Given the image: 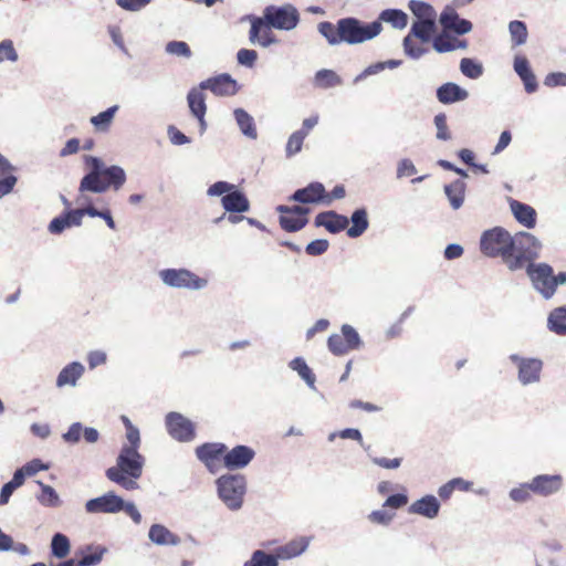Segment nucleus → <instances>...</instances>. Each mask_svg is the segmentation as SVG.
<instances>
[{
    "label": "nucleus",
    "mask_w": 566,
    "mask_h": 566,
    "mask_svg": "<svg viewBox=\"0 0 566 566\" xmlns=\"http://www.w3.org/2000/svg\"><path fill=\"white\" fill-rule=\"evenodd\" d=\"M188 105L192 115L199 120L201 129L206 128L205 115L207 112L206 98L202 90L191 88L187 95Z\"/></svg>",
    "instance_id": "nucleus-26"
},
{
    "label": "nucleus",
    "mask_w": 566,
    "mask_h": 566,
    "mask_svg": "<svg viewBox=\"0 0 566 566\" xmlns=\"http://www.w3.org/2000/svg\"><path fill=\"white\" fill-rule=\"evenodd\" d=\"M22 469L28 476H32L42 470H48L49 465L42 463V461L39 459H33L32 461L24 464Z\"/></svg>",
    "instance_id": "nucleus-61"
},
{
    "label": "nucleus",
    "mask_w": 566,
    "mask_h": 566,
    "mask_svg": "<svg viewBox=\"0 0 566 566\" xmlns=\"http://www.w3.org/2000/svg\"><path fill=\"white\" fill-rule=\"evenodd\" d=\"M511 360L518 367V379L523 385L536 382L539 380L543 361L537 358H521L512 355Z\"/></svg>",
    "instance_id": "nucleus-17"
},
{
    "label": "nucleus",
    "mask_w": 566,
    "mask_h": 566,
    "mask_svg": "<svg viewBox=\"0 0 566 566\" xmlns=\"http://www.w3.org/2000/svg\"><path fill=\"white\" fill-rule=\"evenodd\" d=\"M318 32L326 39L329 45L346 43L359 44L376 38L382 30L379 21L363 23L356 18H342L336 24L322 21L317 25Z\"/></svg>",
    "instance_id": "nucleus-1"
},
{
    "label": "nucleus",
    "mask_w": 566,
    "mask_h": 566,
    "mask_svg": "<svg viewBox=\"0 0 566 566\" xmlns=\"http://www.w3.org/2000/svg\"><path fill=\"white\" fill-rule=\"evenodd\" d=\"M254 455L255 452L252 448L240 444L224 451L223 465L229 470L242 469L253 460Z\"/></svg>",
    "instance_id": "nucleus-19"
},
{
    "label": "nucleus",
    "mask_w": 566,
    "mask_h": 566,
    "mask_svg": "<svg viewBox=\"0 0 566 566\" xmlns=\"http://www.w3.org/2000/svg\"><path fill=\"white\" fill-rule=\"evenodd\" d=\"M509 31L514 46L522 45L526 42L528 33L524 22L518 20L511 21Z\"/></svg>",
    "instance_id": "nucleus-43"
},
{
    "label": "nucleus",
    "mask_w": 566,
    "mask_h": 566,
    "mask_svg": "<svg viewBox=\"0 0 566 566\" xmlns=\"http://www.w3.org/2000/svg\"><path fill=\"white\" fill-rule=\"evenodd\" d=\"M234 117H235V120H237L241 132L245 136H248L252 139H255L258 136V133H256V128H255L254 120H253L252 116L250 114H248L244 109L237 108L234 111Z\"/></svg>",
    "instance_id": "nucleus-38"
},
{
    "label": "nucleus",
    "mask_w": 566,
    "mask_h": 566,
    "mask_svg": "<svg viewBox=\"0 0 566 566\" xmlns=\"http://www.w3.org/2000/svg\"><path fill=\"white\" fill-rule=\"evenodd\" d=\"M409 513L418 514L427 518H434L440 511V503L433 495H426L415 501L408 509Z\"/></svg>",
    "instance_id": "nucleus-25"
},
{
    "label": "nucleus",
    "mask_w": 566,
    "mask_h": 566,
    "mask_svg": "<svg viewBox=\"0 0 566 566\" xmlns=\"http://www.w3.org/2000/svg\"><path fill=\"white\" fill-rule=\"evenodd\" d=\"M326 197V190L323 184L314 181L308 184L302 189H297L291 197L290 200L300 203H324Z\"/></svg>",
    "instance_id": "nucleus-21"
},
{
    "label": "nucleus",
    "mask_w": 566,
    "mask_h": 566,
    "mask_svg": "<svg viewBox=\"0 0 566 566\" xmlns=\"http://www.w3.org/2000/svg\"><path fill=\"white\" fill-rule=\"evenodd\" d=\"M509 245L504 263L511 271L520 270L538 258L541 244L531 233L517 232Z\"/></svg>",
    "instance_id": "nucleus-4"
},
{
    "label": "nucleus",
    "mask_w": 566,
    "mask_h": 566,
    "mask_svg": "<svg viewBox=\"0 0 566 566\" xmlns=\"http://www.w3.org/2000/svg\"><path fill=\"white\" fill-rule=\"evenodd\" d=\"M85 164L90 172L80 182L81 193L85 191L102 193L109 188L117 191L126 182V174L119 166L105 167L101 159L93 156H86Z\"/></svg>",
    "instance_id": "nucleus-2"
},
{
    "label": "nucleus",
    "mask_w": 566,
    "mask_h": 566,
    "mask_svg": "<svg viewBox=\"0 0 566 566\" xmlns=\"http://www.w3.org/2000/svg\"><path fill=\"white\" fill-rule=\"evenodd\" d=\"M434 125L437 127V138L441 140H448L451 138V134L447 125V116L444 113H440L434 116Z\"/></svg>",
    "instance_id": "nucleus-54"
},
{
    "label": "nucleus",
    "mask_w": 566,
    "mask_h": 566,
    "mask_svg": "<svg viewBox=\"0 0 566 566\" xmlns=\"http://www.w3.org/2000/svg\"><path fill=\"white\" fill-rule=\"evenodd\" d=\"M394 516H395L394 513H389V512H387L385 510H378V511L371 512L368 515V518L373 523L387 525V524H389L391 522Z\"/></svg>",
    "instance_id": "nucleus-58"
},
{
    "label": "nucleus",
    "mask_w": 566,
    "mask_h": 566,
    "mask_svg": "<svg viewBox=\"0 0 566 566\" xmlns=\"http://www.w3.org/2000/svg\"><path fill=\"white\" fill-rule=\"evenodd\" d=\"M434 31L436 20L415 21L409 34L403 39L405 52L413 59H419L426 50L420 45H417L413 38H417L422 42H429Z\"/></svg>",
    "instance_id": "nucleus-8"
},
{
    "label": "nucleus",
    "mask_w": 566,
    "mask_h": 566,
    "mask_svg": "<svg viewBox=\"0 0 566 566\" xmlns=\"http://www.w3.org/2000/svg\"><path fill=\"white\" fill-rule=\"evenodd\" d=\"M391 24L396 29H403L408 24V15L398 9H386L379 14V20Z\"/></svg>",
    "instance_id": "nucleus-36"
},
{
    "label": "nucleus",
    "mask_w": 566,
    "mask_h": 566,
    "mask_svg": "<svg viewBox=\"0 0 566 566\" xmlns=\"http://www.w3.org/2000/svg\"><path fill=\"white\" fill-rule=\"evenodd\" d=\"M360 345V338L356 329L344 324L340 334H332L327 339L328 349L336 356H342L350 350L357 349Z\"/></svg>",
    "instance_id": "nucleus-10"
},
{
    "label": "nucleus",
    "mask_w": 566,
    "mask_h": 566,
    "mask_svg": "<svg viewBox=\"0 0 566 566\" xmlns=\"http://www.w3.org/2000/svg\"><path fill=\"white\" fill-rule=\"evenodd\" d=\"M544 84L549 87L566 86V73H562V72L549 73L545 77Z\"/></svg>",
    "instance_id": "nucleus-62"
},
{
    "label": "nucleus",
    "mask_w": 566,
    "mask_h": 566,
    "mask_svg": "<svg viewBox=\"0 0 566 566\" xmlns=\"http://www.w3.org/2000/svg\"><path fill=\"white\" fill-rule=\"evenodd\" d=\"M535 495L549 496L558 492L563 486L560 474H539L531 480Z\"/></svg>",
    "instance_id": "nucleus-20"
},
{
    "label": "nucleus",
    "mask_w": 566,
    "mask_h": 566,
    "mask_svg": "<svg viewBox=\"0 0 566 566\" xmlns=\"http://www.w3.org/2000/svg\"><path fill=\"white\" fill-rule=\"evenodd\" d=\"M514 71L524 83L527 93H534L537 90V81L534 75L528 60L523 55H517L514 59Z\"/></svg>",
    "instance_id": "nucleus-27"
},
{
    "label": "nucleus",
    "mask_w": 566,
    "mask_h": 566,
    "mask_svg": "<svg viewBox=\"0 0 566 566\" xmlns=\"http://www.w3.org/2000/svg\"><path fill=\"white\" fill-rule=\"evenodd\" d=\"M237 59L239 64L252 67L258 60V53L254 50L241 49L237 53Z\"/></svg>",
    "instance_id": "nucleus-55"
},
{
    "label": "nucleus",
    "mask_w": 566,
    "mask_h": 566,
    "mask_svg": "<svg viewBox=\"0 0 566 566\" xmlns=\"http://www.w3.org/2000/svg\"><path fill=\"white\" fill-rule=\"evenodd\" d=\"M17 181H18V179L13 175V172H9V174L0 177V199L13 190Z\"/></svg>",
    "instance_id": "nucleus-57"
},
{
    "label": "nucleus",
    "mask_w": 566,
    "mask_h": 566,
    "mask_svg": "<svg viewBox=\"0 0 566 566\" xmlns=\"http://www.w3.org/2000/svg\"><path fill=\"white\" fill-rule=\"evenodd\" d=\"M83 217L84 211H81V209L67 210L50 222L49 231L53 234H60L69 227L81 226Z\"/></svg>",
    "instance_id": "nucleus-23"
},
{
    "label": "nucleus",
    "mask_w": 566,
    "mask_h": 566,
    "mask_svg": "<svg viewBox=\"0 0 566 566\" xmlns=\"http://www.w3.org/2000/svg\"><path fill=\"white\" fill-rule=\"evenodd\" d=\"M511 210L515 219L525 228L533 229L536 224V211L530 205L512 200Z\"/></svg>",
    "instance_id": "nucleus-31"
},
{
    "label": "nucleus",
    "mask_w": 566,
    "mask_h": 566,
    "mask_svg": "<svg viewBox=\"0 0 566 566\" xmlns=\"http://www.w3.org/2000/svg\"><path fill=\"white\" fill-rule=\"evenodd\" d=\"M144 462V457L135 448H122L116 465L108 468L105 474L109 481L123 489L136 490L138 488L137 480L143 473Z\"/></svg>",
    "instance_id": "nucleus-3"
},
{
    "label": "nucleus",
    "mask_w": 566,
    "mask_h": 566,
    "mask_svg": "<svg viewBox=\"0 0 566 566\" xmlns=\"http://www.w3.org/2000/svg\"><path fill=\"white\" fill-rule=\"evenodd\" d=\"M124 507V500L113 492H108L102 496L91 499L85 503L87 513H117Z\"/></svg>",
    "instance_id": "nucleus-16"
},
{
    "label": "nucleus",
    "mask_w": 566,
    "mask_h": 566,
    "mask_svg": "<svg viewBox=\"0 0 566 566\" xmlns=\"http://www.w3.org/2000/svg\"><path fill=\"white\" fill-rule=\"evenodd\" d=\"M290 366L293 370L297 371L301 378L304 379L311 387L314 386L316 380L315 375L313 374L312 369L307 366L303 358H294L290 363Z\"/></svg>",
    "instance_id": "nucleus-47"
},
{
    "label": "nucleus",
    "mask_w": 566,
    "mask_h": 566,
    "mask_svg": "<svg viewBox=\"0 0 566 566\" xmlns=\"http://www.w3.org/2000/svg\"><path fill=\"white\" fill-rule=\"evenodd\" d=\"M88 443H94L98 440L99 433L94 428H83L80 422H74L70 426L67 432L63 434V439L69 443H76L80 441L81 436Z\"/></svg>",
    "instance_id": "nucleus-29"
},
{
    "label": "nucleus",
    "mask_w": 566,
    "mask_h": 566,
    "mask_svg": "<svg viewBox=\"0 0 566 566\" xmlns=\"http://www.w3.org/2000/svg\"><path fill=\"white\" fill-rule=\"evenodd\" d=\"M409 9L418 18L417 21L436 20L434 9L426 2L411 0Z\"/></svg>",
    "instance_id": "nucleus-42"
},
{
    "label": "nucleus",
    "mask_w": 566,
    "mask_h": 566,
    "mask_svg": "<svg viewBox=\"0 0 566 566\" xmlns=\"http://www.w3.org/2000/svg\"><path fill=\"white\" fill-rule=\"evenodd\" d=\"M117 111H118V106L114 105V106L107 108L106 111L101 112L99 114H97L96 116H93L91 118L92 125L97 130H102V132L107 130L109 128Z\"/></svg>",
    "instance_id": "nucleus-41"
},
{
    "label": "nucleus",
    "mask_w": 566,
    "mask_h": 566,
    "mask_svg": "<svg viewBox=\"0 0 566 566\" xmlns=\"http://www.w3.org/2000/svg\"><path fill=\"white\" fill-rule=\"evenodd\" d=\"M460 70L469 78H478L483 73L482 65L469 57L461 60Z\"/></svg>",
    "instance_id": "nucleus-49"
},
{
    "label": "nucleus",
    "mask_w": 566,
    "mask_h": 566,
    "mask_svg": "<svg viewBox=\"0 0 566 566\" xmlns=\"http://www.w3.org/2000/svg\"><path fill=\"white\" fill-rule=\"evenodd\" d=\"M245 484V478L241 474H224L217 480L218 494L229 509L241 507Z\"/></svg>",
    "instance_id": "nucleus-6"
},
{
    "label": "nucleus",
    "mask_w": 566,
    "mask_h": 566,
    "mask_svg": "<svg viewBox=\"0 0 566 566\" xmlns=\"http://www.w3.org/2000/svg\"><path fill=\"white\" fill-rule=\"evenodd\" d=\"M102 552H94L83 555L76 563L77 566H93L102 560Z\"/></svg>",
    "instance_id": "nucleus-64"
},
{
    "label": "nucleus",
    "mask_w": 566,
    "mask_h": 566,
    "mask_svg": "<svg viewBox=\"0 0 566 566\" xmlns=\"http://www.w3.org/2000/svg\"><path fill=\"white\" fill-rule=\"evenodd\" d=\"M38 483L41 486V493L38 496V501L44 506H59L60 497L55 490L52 486L42 483L41 481H38Z\"/></svg>",
    "instance_id": "nucleus-44"
},
{
    "label": "nucleus",
    "mask_w": 566,
    "mask_h": 566,
    "mask_svg": "<svg viewBox=\"0 0 566 566\" xmlns=\"http://www.w3.org/2000/svg\"><path fill=\"white\" fill-rule=\"evenodd\" d=\"M551 331L558 335H566V307L555 308L548 317Z\"/></svg>",
    "instance_id": "nucleus-40"
},
{
    "label": "nucleus",
    "mask_w": 566,
    "mask_h": 566,
    "mask_svg": "<svg viewBox=\"0 0 566 566\" xmlns=\"http://www.w3.org/2000/svg\"><path fill=\"white\" fill-rule=\"evenodd\" d=\"M166 52L177 56H191V50L189 45L184 41H170L166 44Z\"/></svg>",
    "instance_id": "nucleus-52"
},
{
    "label": "nucleus",
    "mask_w": 566,
    "mask_h": 566,
    "mask_svg": "<svg viewBox=\"0 0 566 566\" xmlns=\"http://www.w3.org/2000/svg\"><path fill=\"white\" fill-rule=\"evenodd\" d=\"M17 60L18 53L13 46V42L11 40H3L2 42H0V62H15Z\"/></svg>",
    "instance_id": "nucleus-53"
},
{
    "label": "nucleus",
    "mask_w": 566,
    "mask_h": 566,
    "mask_svg": "<svg viewBox=\"0 0 566 566\" xmlns=\"http://www.w3.org/2000/svg\"><path fill=\"white\" fill-rule=\"evenodd\" d=\"M52 555L57 558H64L70 554V541L69 538L61 534L56 533L51 543Z\"/></svg>",
    "instance_id": "nucleus-46"
},
{
    "label": "nucleus",
    "mask_w": 566,
    "mask_h": 566,
    "mask_svg": "<svg viewBox=\"0 0 566 566\" xmlns=\"http://www.w3.org/2000/svg\"><path fill=\"white\" fill-rule=\"evenodd\" d=\"M222 206L228 212H245L250 203L248 198L239 190L232 189L221 199Z\"/></svg>",
    "instance_id": "nucleus-32"
},
{
    "label": "nucleus",
    "mask_w": 566,
    "mask_h": 566,
    "mask_svg": "<svg viewBox=\"0 0 566 566\" xmlns=\"http://www.w3.org/2000/svg\"><path fill=\"white\" fill-rule=\"evenodd\" d=\"M310 541L307 537L301 536L286 543L285 545L275 548L273 557L277 559H291L300 556L308 547Z\"/></svg>",
    "instance_id": "nucleus-24"
},
{
    "label": "nucleus",
    "mask_w": 566,
    "mask_h": 566,
    "mask_svg": "<svg viewBox=\"0 0 566 566\" xmlns=\"http://www.w3.org/2000/svg\"><path fill=\"white\" fill-rule=\"evenodd\" d=\"M432 45L437 52L444 53L457 49H465L467 41L458 40L447 33H441L433 39Z\"/></svg>",
    "instance_id": "nucleus-35"
},
{
    "label": "nucleus",
    "mask_w": 566,
    "mask_h": 566,
    "mask_svg": "<svg viewBox=\"0 0 566 566\" xmlns=\"http://www.w3.org/2000/svg\"><path fill=\"white\" fill-rule=\"evenodd\" d=\"M84 374V366L81 363L73 361L66 365L59 374L56 378V386H75L76 381Z\"/></svg>",
    "instance_id": "nucleus-33"
},
{
    "label": "nucleus",
    "mask_w": 566,
    "mask_h": 566,
    "mask_svg": "<svg viewBox=\"0 0 566 566\" xmlns=\"http://www.w3.org/2000/svg\"><path fill=\"white\" fill-rule=\"evenodd\" d=\"M314 223L316 227H324L331 233H339L347 229L349 221L347 217L329 210L319 212L315 217Z\"/></svg>",
    "instance_id": "nucleus-22"
},
{
    "label": "nucleus",
    "mask_w": 566,
    "mask_h": 566,
    "mask_svg": "<svg viewBox=\"0 0 566 566\" xmlns=\"http://www.w3.org/2000/svg\"><path fill=\"white\" fill-rule=\"evenodd\" d=\"M526 272L534 287L545 298H549L554 295L558 284L566 283V273L560 272L554 275L552 266L546 263H531L527 265Z\"/></svg>",
    "instance_id": "nucleus-5"
},
{
    "label": "nucleus",
    "mask_w": 566,
    "mask_h": 566,
    "mask_svg": "<svg viewBox=\"0 0 566 566\" xmlns=\"http://www.w3.org/2000/svg\"><path fill=\"white\" fill-rule=\"evenodd\" d=\"M305 135L303 132H294L287 139L286 146H285V153L287 157H292L301 151Z\"/></svg>",
    "instance_id": "nucleus-48"
},
{
    "label": "nucleus",
    "mask_w": 566,
    "mask_h": 566,
    "mask_svg": "<svg viewBox=\"0 0 566 566\" xmlns=\"http://www.w3.org/2000/svg\"><path fill=\"white\" fill-rule=\"evenodd\" d=\"M149 2L150 0H116L117 6L127 11H138Z\"/></svg>",
    "instance_id": "nucleus-60"
},
{
    "label": "nucleus",
    "mask_w": 566,
    "mask_h": 566,
    "mask_svg": "<svg viewBox=\"0 0 566 566\" xmlns=\"http://www.w3.org/2000/svg\"><path fill=\"white\" fill-rule=\"evenodd\" d=\"M464 182L455 180L444 187L446 195L448 196L451 206L454 209H459L464 200Z\"/></svg>",
    "instance_id": "nucleus-39"
},
{
    "label": "nucleus",
    "mask_w": 566,
    "mask_h": 566,
    "mask_svg": "<svg viewBox=\"0 0 566 566\" xmlns=\"http://www.w3.org/2000/svg\"><path fill=\"white\" fill-rule=\"evenodd\" d=\"M224 451H227V446L220 442H206L195 450L197 458L211 473H216L220 469L221 462L224 463Z\"/></svg>",
    "instance_id": "nucleus-13"
},
{
    "label": "nucleus",
    "mask_w": 566,
    "mask_h": 566,
    "mask_svg": "<svg viewBox=\"0 0 566 566\" xmlns=\"http://www.w3.org/2000/svg\"><path fill=\"white\" fill-rule=\"evenodd\" d=\"M328 247H329V243L327 240L317 239V240L310 242L306 245L305 252L308 255L316 256V255H321V254L325 253L327 251Z\"/></svg>",
    "instance_id": "nucleus-56"
},
{
    "label": "nucleus",
    "mask_w": 566,
    "mask_h": 566,
    "mask_svg": "<svg viewBox=\"0 0 566 566\" xmlns=\"http://www.w3.org/2000/svg\"><path fill=\"white\" fill-rule=\"evenodd\" d=\"M468 96L469 93L464 88L452 82L444 83L437 90V98L442 104L464 101Z\"/></svg>",
    "instance_id": "nucleus-30"
},
{
    "label": "nucleus",
    "mask_w": 566,
    "mask_h": 566,
    "mask_svg": "<svg viewBox=\"0 0 566 566\" xmlns=\"http://www.w3.org/2000/svg\"><path fill=\"white\" fill-rule=\"evenodd\" d=\"M440 23L446 30H452L458 34H465L472 30V23L461 19L453 9L442 12Z\"/></svg>",
    "instance_id": "nucleus-28"
},
{
    "label": "nucleus",
    "mask_w": 566,
    "mask_h": 566,
    "mask_svg": "<svg viewBox=\"0 0 566 566\" xmlns=\"http://www.w3.org/2000/svg\"><path fill=\"white\" fill-rule=\"evenodd\" d=\"M277 212H280V226L286 232H296L303 229L308 220L306 214L310 212L307 208L301 206H279L276 208Z\"/></svg>",
    "instance_id": "nucleus-12"
},
{
    "label": "nucleus",
    "mask_w": 566,
    "mask_h": 566,
    "mask_svg": "<svg viewBox=\"0 0 566 566\" xmlns=\"http://www.w3.org/2000/svg\"><path fill=\"white\" fill-rule=\"evenodd\" d=\"M149 538L158 545H177L180 542L179 536L171 533L166 526L160 524L151 525Z\"/></svg>",
    "instance_id": "nucleus-34"
},
{
    "label": "nucleus",
    "mask_w": 566,
    "mask_h": 566,
    "mask_svg": "<svg viewBox=\"0 0 566 566\" xmlns=\"http://www.w3.org/2000/svg\"><path fill=\"white\" fill-rule=\"evenodd\" d=\"M168 433L178 441H190L195 438V428L190 420L177 412L166 416Z\"/></svg>",
    "instance_id": "nucleus-15"
},
{
    "label": "nucleus",
    "mask_w": 566,
    "mask_h": 566,
    "mask_svg": "<svg viewBox=\"0 0 566 566\" xmlns=\"http://www.w3.org/2000/svg\"><path fill=\"white\" fill-rule=\"evenodd\" d=\"M200 88L209 90L217 96H232L239 90L237 81L226 73L201 82Z\"/></svg>",
    "instance_id": "nucleus-18"
},
{
    "label": "nucleus",
    "mask_w": 566,
    "mask_h": 566,
    "mask_svg": "<svg viewBox=\"0 0 566 566\" xmlns=\"http://www.w3.org/2000/svg\"><path fill=\"white\" fill-rule=\"evenodd\" d=\"M408 503V496L405 494L390 495L384 503L385 507L400 509Z\"/></svg>",
    "instance_id": "nucleus-63"
},
{
    "label": "nucleus",
    "mask_w": 566,
    "mask_h": 566,
    "mask_svg": "<svg viewBox=\"0 0 566 566\" xmlns=\"http://www.w3.org/2000/svg\"><path fill=\"white\" fill-rule=\"evenodd\" d=\"M251 28L249 31V40L251 43L266 48L277 42L276 36L272 32L273 25L269 23L265 17L249 15Z\"/></svg>",
    "instance_id": "nucleus-14"
},
{
    "label": "nucleus",
    "mask_w": 566,
    "mask_h": 566,
    "mask_svg": "<svg viewBox=\"0 0 566 566\" xmlns=\"http://www.w3.org/2000/svg\"><path fill=\"white\" fill-rule=\"evenodd\" d=\"M159 275L164 283L172 287L199 290L207 285L206 279L199 277L186 269H167L160 271Z\"/></svg>",
    "instance_id": "nucleus-9"
},
{
    "label": "nucleus",
    "mask_w": 566,
    "mask_h": 566,
    "mask_svg": "<svg viewBox=\"0 0 566 566\" xmlns=\"http://www.w3.org/2000/svg\"><path fill=\"white\" fill-rule=\"evenodd\" d=\"M244 566H277L275 557L263 551H255L250 560L245 562Z\"/></svg>",
    "instance_id": "nucleus-50"
},
{
    "label": "nucleus",
    "mask_w": 566,
    "mask_h": 566,
    "mask_svg": "<svg viewBox=\"0 0 566 566\" xmlns=\"http://www.w3.org/2000/svg\"><path fill=\"white\" fill-rule=\"evenodd\" d=\"M232 189H234V185L229 184L227 181H217L209 187L207 192L209 196H224L229 193Z\"/></svg>",
    "instance_id": "nucleus-59"
},
{
    "label": "nucleus",
    "mask_w": 566,
    "mask_h": 566,
    "mask_svg": "<svg viewBox=\"0 0 566 566\" xmlns=\"http://www.w3.org/2000/svg\"><path fill=\"white\" fill-rule=\"evenodd\" d=\"M510 243H512L510 232L501 227H495L483 232L480 240V248L483 254L491 258L501 256L504 261L509 252Z\"/></svg>",
    "instance_id": "nucleus-7"
},
{
    "label": "nucleus",
    "mask_w": 566,
    "mask_h": 566,
    "mask_svg": "<svg viewBox=\"0 0 566 566\" xmlns=\"http://www.w3.org/2000/svg\"><path fill=\"white\" fill-rule=\"evenodd\" d=\"M534 494L533 485L531 482L520 484L510 492V497L515 502H526Z\"/></svg>",
    "instance_id": "nucleus-51"
},
{
    "label": "nucleus",
    "mask_w": 566,
    "mask_h": 566,
    "mask_svg": "<svg viewBox=\"0 0 566 566\" xmlns=\"http://www.w3.org/2000/svg\"><path fill=\"white\" fill-rule=\"evenodd\" d=\"M315 83L318 87L328 88L339 85L342 80L332 70H321L315 75Z\"/></svg>",
    "instance_id": "nucleus-45"
},
{
    "label": "nucleus",
    "mask_w": 566,
    "mask_h": 566,
    "mask_svg": "<svg viewBox=\"0 0 566 566\" xmlns=\"http://www.w3.org/2000/svg\"><path fill=\"white\" fill-rule=\"evenodd\" d=\"M263 14L269 23L279 30H292L300 21V14L292 6H268L263 10Z\"/></svg>",
    "instance_id": "nucleus-11"
},
{
    "label": "nucleus",
    "mask_w": 566,
    "mask_h": 566,
    "mask_svg": "<svg viewBox=\"0 0 566 566\" xmlns=\"http://www.w3.org/2000/svg\"><path fill=\"white\" fill-rule=\"evenodd\" d=\"M353 226L347 229V235L357 238L361 235L368 228L367 212L365 209H357L352 214Z\"/></svg>",
    "instance_id": "nucleus-37"
}]
</instances>
